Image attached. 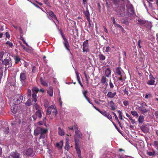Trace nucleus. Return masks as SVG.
<instances>
[{"instance_id":"nucleus-1","label":"nucleus","mask_w":158,"mask_h":158,"mask_svg":"<svg viewBox=\"0 0 158 158\" xmlns=\"http://www.w3.org/2000/svg\"><path fill=\"white\" fill-rule=\"evenodd\" d=\"M82 136L81 133H80L77 129L75 131V135H74V140L75 142V147L77 153L78 154L79 158H82L81 155V151L80 147L78 145L79 142V139L81 138Z\"/></svg>"},{"instance_id":"nucleus-2","label":"nucleus","mask_w":158,"mask_h":158,"mask_svg":"<svg viewBox=\"0 0 158 158\" xmlns=\"http://www.w3.org/2000/svg\"><path fill=\"white\" fill-rule=\"evenodd\" d=\"M47 114L49 115L52 113V115L55 117L57 114V110L56 109L55 105H52L49 106L46 109Z\"/></svg>"},{"instance_id":"nucleus-3","label":"nucleus","mask_w":158,"mask_h":158,"mask_svg":"<svg viewBox=\"0 0 158 158\" xmlns=\"http://www.w3.org/2000/svg\"><path fill=\"white\" fill-rule=\"evenodd\" d=\"M116 73L119 76L118 78V81L123 82L126 79L124 73L119 67H117L116 69Z\"/></svg>"},{"instance_id":"nucleus-4","label":"nucleus","mask_w":158,"mask_h":158,"mask_svg":"<svg viewBox=\"0 0 158 158\" xmlns=\"http://www.w3.org/2000/svg\"><path fill=\"white\" fill-rule=\"evenodd\" d=\"M23 99V97L19 95H16L15 96L14 99H13L12 103L14 105H17L20 103Z\"/></svg>"},{"instance_id":"nucleus-5","label":"nucleus","mask_w":158,"mask_h":158,"mask_svg":"<svg viewBox=\"0 0 158 158\" xmlns=\"http://www.w3.org/2000/svg\"><path fill=\"white\" fill-rule=\"evenodd\" d=\"M140 105L141 106L139 107L138 109L143 113H147L149 110L148 109H146L145 108V106H147L145 103H142Z\"/></svg>"},{"instance_id":"nucleus-6","label":"nucleus","mask_w":158,"mask_h":158,"mask_svg":"<svg viewBox=\"0 0 158 158\" xmlns=\"http://www.w3.org/2000/svg\"><path fill=\"white\" fill-rule=\"evenodd\" d=\"M47 15H48V17L50 19H52L53 21L56 24L55 22L54 21V20H56V21H58L57 19L56 18V16L54 15V13L52 11H49L48 12V14Z\"/></svg>"},{"instance_id":"nucleus-7","label":"nucleus","mask_w":158,"mask_h":158,"mask_svg":"<svg viewBox=\"0 0 158 158\" xmlns=\"http://www.w3.org/2000/svg\"><path fill=\"white\" fill-rule=\"evenodd\" d=\"M47 130L46 129L38 127L34 131V134L35 135H37L39 134H40L42 132H47Z\"/></svg>"},{"instance_id":"nucleus-8","label":"nucleus","mask_w":158,"mask_h":158,"mask_svg":"<svg viewBox=\"0 0 158 158\" xmlns=\"http://www.w3.org/2000/svg\"><path fill=\"white\" fill-rule=\"evenodd\" d=\"M83 52H88L89 51L88 44L86 41H84L83 43Z\"/></svg>"},{"instance_id":"nucleus-9","label":"nucleus","mask_w":158,"mask_h":158,"mask_svg":"<svg viewBox=\"0 0 158 158\" xmlns=\"http://www.w3.org/2000/svg\"><path fill=\"white\" fill-rule=\"evenodd\" d=\"M108 104L111 107V109L112 110H115L117 108L116 104L114 103L113 101H111L108 102Z\"/></svg>"},{"instance_id":"nucleus-10","label":"nucleus","mask_w":158,"mask_h":158,"mask_svg":"<svg viewBox=\"0 0 158 158\" xmlns=\"http://www.w3.org/2000/svg\"><path fill=\"white\" fill-rule=\"evenodd\" d=\"M20 81L22 82L24 81L26 79V73L24 72L21 73L20 75Z\"/></svg>"},{"instance_id":"nucleus-11","label":"nucleus","mask_w":158,"mask_h":158,"mask_svg":"<svg viewBox=\"0 0 158 158\" xmlns=\"http://www.w3.org/2000/svg\"><path fill=\"white\" fill-rule=\"evenodd\" d=\"M138 21L141 25H144L145 26L147 27H148L147 24L151 25V24L150 23H149L148 22H147L145 21H143L141 19H139L138 20Z\"/></svg>"},{"instance_id":"nucleus-12","label":"nucleus","mask_w":158,"mask_h":158,"mask_svg":"<svg viewBox=\"0 0 158 158\" xmlns=\"http://www.w3.org/2000/svg\"><path fill=\"white\" fill-rule=\"evenodd\" d=\"M10 156L12 158H19V154L16 152H12L10 153Z\"/></svg>"},{"instance_id":"nucleus-13","label":"nucleus","mask_w":158,"mask_h":158,"mask_svg":"<svg viewBox=\"0 0 158 158\" xmlns=\"http://www.w3.org/2000/svg\"><path fill=\"white\" fill-rule=\"evenodd\" d=\"M64 142L63 140H61L59 142L57 143L56 146L59 149H61L63 145Z\"/></svg>"},{"instance_id":"nucleus-14","label":"nucleus","mask_w":158,"mask_h":158,"mask_svg":"<svg viewBox=\"0 0 158 158\" xmlns=\"http://www.w3.org/2000/svg\"><path fill=\"white\" fill-rule=\"evenodd\" d=\"M3 62L6 66H8V67H10L12 65L11 63L10 62V60L8 59L4 60Z\"/></svg>"},{"instance_id":"nucleus-15","label":"nucleus","mask_w":158,"mask_h":158,"mask_svg":"<svg viewBox=\"0 0 158 158\" xmlns=\"http://www.w3.org/2000/svg\"><path fill=\"white\" fill-rule=\"evenodd\" d=\"M116 93L115 92L112 93L110 91L107 94V96L109 98H112L114 97Z\"/></svg>"},{"instance_id":"nucleus-16","label":"nucleus","mask_w":158,"mask_h":158,"mask_svg":"<svg viewBox=\"0 0 158 158\" xmlns=\"http://www.w3.org/2000/svg\"><path fill=\"white\" fill-rule=\"evenodd\" d=\"M58 134L60 136H63L64 135V132L63 129H61L60 127H59L58 130Z\"/></svg>"},{"instance_id":"nucleus-17","label":"nucleus","mask_w":158,"mask_h":158,"mask_svg":"<svg viewBox=\"0 0 158 158\" xmlns=\"http://www.w3.org/2000/svg\"><path fill=\"white\" fill-rule=\"evenodd\" d=\"M127 11L130 14H132L134 13V10L133 8V7L131 5H129V7L127 6Z\"/></svg>"},{"instance_id":"nucleus-18","label":"nucleus","mask_w":158,"mask_h":158,"mask_svg":"<svg viewBox=\"0 0 158 158\" xmlns=\"http://www.w3.org/2000/svg\"><path fill=\"white\" fill-rule=\"evenodd\" d=\"M53 88L50 87L47 90V93L50 97H52L53 96Z\"/></svg>"},{"instance_id":"nucleus-19","label":"nucleus","mask_w":158,"mask_h":158,"mask_svg":"<svg viewBox=\"0 0 158 158\" xmlns=\"http://www.w3.org/2000/svg\"><path fill=\"white\" fill-rule=\"evenodd\" d=\"M102 114L110 120H111L112 119V117L110 114L107 113L106 111L104 113H103Z\"/></svg>"},{"instance_id":"nucleus-20","label":"nucleus","mask_w":158,"mask_h":158,"mask_svg":"<svg viewBox=\"0 0 158 158\" xmlns=\"http://www.w3.org/2000/svg\"><path fill=\"white\" fill-rule=\"evenodd\" d=\"M125 10L123 8H122L121 10V11L119 12L118 14V16L123 17L125 15Z\"/></svg>"},{"instance_id":"nucleus-21","label":"nucleus","mask_w":158,"mask_h":158,"mask_svg":"<svg viewBox=\"0 0 158 158\" xmlns=\"http://www.w3.org/2000/svg\"><path fill=\"white\" fill-rule=\"evenodd\" d=\"M105 73L106 76L109 77L110 76L111 73V70L109 68H107L106 69L105 71Z\"/></svg>"},{"instance_id":"nucleus-22","label":"nucleus","mask_w":158,"mask_h":158,"mask_svg":"<svg viewBox=\"0 0 158 158\" xmlns=\"http://www.w3.org/2000/svg\"><path fill=\"white\" fill-rule=\"evenodd\" d=\"M33 150L32 149H27L26 151V154L28 156H31L32 155Z\"/></svg>"},{"instance_id":"nucleus-23","label":"nucleus","mask_w":158,"mask_h":158,"mask_svg":"<svg viewBox=\"0 0 158 158\" xmlns=\"http://www.w3.org/2000/svg\"><path fill=\"white\" fill-rule=\"evenodd\" d=\"M141 129L144 133H147L149 131V128L147 126H143L141 127Z\"/></svg>"},{"instance_id":"nucleus-24","label":"nucleus","mask_w":158,"mask_h":158,"mask_svg":"<svg viewBox=\"0 0 158 158\" xmlns=\"http://www.w3.org/2000/svg\"><path fill=\"white\" fill-rule=\"evenodd\" d=\"M64 44L66 48L70 52V50L69 48V43L66 39L64 40Z\"/></svg>"},{"instance_id":"nucleus-25","label":"nucleus","mask_w":158,"mask_h":158,"mask_svg":"<svg viewBox=\"0 0 158 158\" xmlns=\"http://www.w3.org/2000/svg\"><path fill=\"white\" fill-rule=\"evenodd\" d=\"M84 13L87 18V20L89 21V13L88 10L84 11Z\"/></svg>"},{"instance_id":"nucleus-26","label":"nucleus","mask_w":158,"mask_h":158,"mask_svg":"<svg viewBox=\"0 0 158 158\" xmlns=\"http://www.w3.org/2000/svg\"><path fill=\"white\" fill-rule=\"evenodd\" d=\"M70 147L69 146V142L68 140H66L65 143V148L67 150H69Z\"/></svg>"},{"instance_id":"nucleus-27","label":"nucleus","mask_w":158,"mask_h":158,"mask_svg":"<svg viewBox=\"0 0 158 158\" xmlns=\"http://www.w3.org/2000/svg\"><path fill=\"white\" fill-rule=\"evenodd\" d=\"M68 128L70 130H73V129H74L75 130V131L76 130V129H77V131H78L80 133H81L80 132V131L78 130V127H77V125H74V126H73V127H69Z\"/></svg>"},{"instance_id":"nucleus-28","label":"nucleus","mask_w":158,"mask_h":158,"mask_svg":"<svg viewBox=\"0 0 158 158\" xmlns=\"http://www.w3.org/2000/svg\"><path fill=\"white\" fill-rule=\"evenodd\" d=\"M24 50L27 52L31 53L32 52L33 49L31 47H30V48H25Z\"/></svg>"},{"instance_id":"nucleus-29","label":"nucleus","mask_w":158,"mask_h":158,"mask_svg":"<svg viewBox=\"0 0 158 158\" xmlns=\"http://www.w3.org/2000/svg\"><path fill=\"white\" fill-rule=\"evenodd\" d=\"M44 106L46 108V109L48 108L49 105V102L47 100H45L44 102Z\"/></svg>"},{"instance_id":"nucleus-30","label":"nucleus","mask_w":158,"mask_h":158,"mask_svg":"<svg viewBox=\"0 0 158 158\" xmlns=\"http://www.w3.org/2000/svg\"><path fill=\"white\" fill-rule=\"evenodd\" d=\"M35 115H36V117H38L40 118H41L42 117V115L40 111L38 110L35 113Z\"/></svg>"},{"instance_id":"nucleus-31","label":"nucleus","mask_w":158,"mask_h":158,"mask_svg":"<svg viewBox=\"0 0 158 158\" xmlns=\"http://www.w3.org/2000/svg\"><path fill=\"white\" fill-rule=\"evenodd\" d=\"M155 82V80L150 79L147 82V84L150 85H153Z\"/></svg>"},{"instance_id":"nucleus-32","label":"nucleus","mask_w":158,"mask_h":158,"mask_svg":"<svg viewBox=\"0 0 158 158\" xmlns=\"http://www.w3.org/2000/svg\"><path fill=\"white\" fill-rule=\"evenodd\" d=\"M46 132H42L40 134V139H44L46 136Z\"/></svg>"},{"instance_id":"nucleus-33","label":"nucleus","mask_w":158,"mask_h":158,"mask_svg":"<svg viewBox=\"0 0 158 158\" xmlns=\"http://www.w3.org/2000/svg\"><path fill=\"white\" fill-rule=\"evenodd\" d=\"M36 94L37 93H33V94H32V97L33 98V101L35 102H36L37 101Z\"/></svg>"},{"instance_id":"nucleus-34","label":"nucleus","mask_w":158,"mask_h":158,"mask_svg":"<svg viewBox=\"0 0 158 158\" xmlns=\"http://www.w3.org/2000/svg\"><path fill=\"white\" fill-rule=\"evenodd\" d=\"M107 79L104 76H102L101 79V82L102 84H105L106 81Z\"/></svg>"},{"instance_id":"nucleus-35","label":"nucleus","mask_w":158,"mask_h":158,"mask_svg":"<svg viewBox=\"0 0 158 158\" xmlns=\"http://www.w3.org/2000/svg\"><path fill=\"white\" fill-rule=\"evenodd\" d=\"M40 81L42 85H43L44 86H47V84L46 82L44 81L42 78H41L40 79Z\"/></svg>"},{"instance_id":"nucleus-36","label":"nucleus","mask_w":158,"mask_h":158,"mask_svg":"<svg viewBox=\"0 0 158 158\" xmlns=\"http://www.w3.org/2000/svg\"><path fill=\"white\" fill-rule=\"evenodd\" d=\"M139 123H142L144 121V117L143 116H140L138 119Z\"/></svg>"},{"instance_id":"nucleus-37","label":"nucleus","mask_w":158,"mask_h":158,"mask_svg":"<svg viewBox=\"0 0 158 158\" xmlns=\"http://www.w3.org/2000/svg\"><path fill=\"white\" fill-rule=\"evenodd\" d=\"M131 113L132 114V115L134 116H135L137 117L139 116V114L137 113L135 111L133 110V111H131Z\"/></svg>"},{"instance_id":"nucleus-38","label":"nucleus","mask_w":158,"mask_h":158,"mask_svg":"<svg viewBox=\"0 0 158 158\" xmlns=\"http://www.w3.org/2000/svg\"><path fill=\"white\" fill-rule=\"evenodd\" d=\"M32 90L33 93H37L39 89L37 87H34L32 89Z\"/></svg>"},{"instance_id":"nucleus-39","label":"nucleus","mask_w":158,"mask_h":158,"mask_svg":"<svg viewBox=\"0 0 158 158\" xmlns=\"http://www.w3.org/2000/svg\"><path fill=\"white\" fill-rule=\"evenodd\" d=\"M11 109L12 112L14 113H15L16 112L17 109L16 107L15 106H14L13 107L12 106H11Z\"/></svg>"},{"instance_id":"nucleus-40","label":"nucleus","mask_w":158,"mask_h":158,"mask_svg":"<svg viewBox=\"0 0 158 158\" xmlns=\"http://www.w3.org/2000/svg\"><path fill=\"white\" fill-rule=\"evenodd\" d=\"M99 57L100 60H103L105 59V57L102 54L99 55Z\"/></svg>"},{"instance_id":"nucleus-41","label":"nucleus","mask_w":158,"mask_h":158,"mask_svg":"<svg viewBox=\"0 0 158 158\" xmlns=\"http://www.w3.org/2000/svg\"><path fill=\"white\" fill-rule=\"evenodd\" d=\"M118 114H119V115H118L119 118L120 119H121L122 120H123V119L122 116V113L121 111L120 110H118Z\"/></svg>"},{"instance_id":"nucleus-42","label":"nucleus","mask_w":158,"mask_h":158,"mask_svg":"<svg viewBox=\"0 0 158 158\" xmlns=\"http://www.w3.org/2000/svg\"><path fill=\"white\" fill-rule=\"evenodd\" d=\"M14 59L15 61V63H17L20 61V59L18 57L15 56L14 57Z\"/></svg>"},{"instance_id":"nucleus-43","label":"nucleus","mask_w":158,"mask_h":158,"mask_svg":"<svg viewBox=\"0 0 158 158\" xmlns=\"http://www.w3.org/2000/svg\"><path fill=\"white\" fill-rule=\"evenodd\" d=\"M26 105L27 106H30L31 104V100L28 99L26 103Z\"/></svg>"},{"instance_id":"nucleus-44","label":"nucleus","mask_w":158,"mask_h":158,"mask_svg":"<svg viewBox=\"0 0 158 158\" xmlns=\"http://www.w3.org/2000/svg\"><path fill=\"white\" fill-rule=\"evenodd\" d=\"M152 97V95L150 94H146L145 95V98H149Z\"/></svg>"},{"instance_id":"nucleus-45","label":"nucleus","mask_w":158,"mask_h":158,"mask_svg":"<svg viewBox=\"0 0 158 158\" xmlns=\"http://www.w3.org/2000/svg\"><path fill=\"white\" fill-rule=\"evenodd\" d=\"M123 103L124 106H126L129 105V102L126 100H125L123 102Z\"/></svg>"},{"instance_id":"nucleus-46","label":"nucleus","mask_w":158,"mask_h":158,"mask_svg":"<svg viewBox=\"0 0 158 158\" xmlns=\"http://www.w3.org/2000/svg\"><path fill=\"white\" fill-rule=\"evenodd\" d=\"M6 44L8 45L10 47H12L13 45V44L9 41H7L6 43Z\"/></svg>"},{"instance_id":"nucleus-47","label":"nucleus","mask_w":158,"mask_h":158,"mask_svg":"<svg viewBox=\"0 0 158 158\" xmlns=\"http://www.w3.org/2000/svg\"><path fill=\"white\" fill-rule=\"evenodd\" d=\"M155 152H147V154L150 156H152L154 155L155 154Z\"/></svg>"},{"instance_id":"nucleus-48","label":"nucleus","mask_w":158,"mask_h":158,"mask_svg":"<svg viewBox=\"0 0 158 158\" xmlns=\"http://www.w3.org/2000/svg\"><path fill=\"white\" fill-rule=\"evenodd\" d=\"M46 119V118H44V122L40 121L38 123L40 125H43Z\"/></svg>"},{"instance_id":"nucleus-49","label":"nucleus","mask_w":158,"mask_h":158,"mask_svg":"<svg viewBox=\"0 0 158 158\" xmlns=\"http://www.w3.org/2000/svg\"><path fill=\"white\" fill-rule=\"evenodd\" d=\"M4 132L5 134H7L9 132V128L7 127L4 130Z\"/></svg>"},{"instance_id":"nucleus-50","label":"nucleus","mask_w":158,"mask_h":158,"mask_svg":"<svg viewBox=\"0 0 158 158\" xmlns=\"http://www.w3.org/2000/svg\"><path fill=\"white\" fill-rule=\"evenodd\" d=\"M112 113L113 114L114 116L115 120H116L118 122H119L118 118L117 115H116V114L114 112H112Z\"/></svg>"},{"instance_id":"nucleus-51","label":"nucleus","mask_w":158,"mask_h":158,"mask_svg":"<svg viewBox=\"0 0 158 158\" xmlns=\"http://www.w3.org/2000/svg\"><path fill=\"white\" fill-rule=\"evenodd\" d=\"M109 85L110 88H112L114 87V85L111 82V80L110 81Z\"/></svg>"},{"instance_id":"nucleus-52","label":"nucleus","mask_w":158,"mask_h":158,"mask_svg":"<svg viewBox=\"0 0 158 158\" xmlns=\"http://www.w3.org/2000/svg\"><path fill=\"white\" fill-rule=\"evenodd\" d=\"M111 50L109 46L106 47V49L105 51L106 52H110Z\"/></svg>"},{"instance_id":"nucleus-53","label":"nucleus","mask_w":158,"mask_h":158,"mask_svg":"<svg viewBox=\"0 0 158 158\" xmlns=\"http://www.w3.org/2000/svg\"><path fill=\"white\" fill-rule=\"evenodd\" d=\"M87 93V91H85L83 92V94L85 97V98H87L88 97L86 96V94Z\"/></svg>"},{"instance_id":"nucleus-54","label":"nucleus","mask_w":158,"mask_h":158,"mask_svg":"<svg viewBox=\"0 0 158 158\" xmlns=\"http://www.w3.org/2000/svg\"><path fill=\"white\" fill-rule=\"evenodd\" d=\"M21 40H22V41L23 42V43L24 44H25L27 46H28V47L29 46L28 44L26 42V41L25 40H24V38H21Z\"/></svg>"},{"instance_id":"nucleus-55","label":"nucleus","mask_w":158,"mask_h":158,"mask_svg":"<svg viewBox=\"0 0 158 158\" xmlns=\"http://www.w3.org/2000/svg\"><path fill=\"white\" fill-rule=\"evenodd\" d=\"M76 76H77V80H80V78L79 77V73H78V72H76Z\"/></svg>"},{"instance_id":"nucleus-56","label":"nucleus","mask_w":158,"mask_h":158,"mask_svg":"<svg viewBox=\"0 0 158 158\" xmlns=\"http://www.w3.org/2000/svg\"><path fill=\"white\" fill-rule=\"evenodd\" d=\"M111 19L113 23L115 25L116 23H115V20L114 18V17H112Z\"/></svg>"},{"instance_id":"nucleus-57","label":"nucleus","mask_w":158,"mask_h":158,"mask_svg":"<svg viewBox=\"0 0 158 158\" xmlns=\"http://www.w3.org/2000/svg\"><path fill=\"white\" fill-rule=\"evenodd\" d=\"M124 94L127 95H128L129 93L128 92V90L126 89H125L124 91Z\"/></svg>"},{"instance_id":"nucleus-58","label":"nucleus","mask_w":158,"mask_h":158,"mask_svg":"<svg viewBox=\"0 0 158 158\" xmlns=\"http://www.w3.org/2000/svg\"><path fill=\"white\" fill-rule=\"evenodd\" d=\"M114 25L116 27H119L121 29H123V27H122L118 24H116Z\"/></svg>"},{"instance_id":"nucleus-59","label":"nucleus","mask_w":158,"mask_h":158,"mask_svg":"<svg viewBox=\"0 0 158 158\" xmlns=\"http://www.w3.org/2000/svg\"><path fill=\"white\" fill-rule=\"evenodd\" d=\"M28 95L30 96L31 95V91L30 89H28L27 90Z\"/></svg>"},{"instance_id":"nucleus-60","label":"nucleus","mask_w":158,"mask_h":158,"mask_svg":"<svg viewBox=\"0 0 158 158\" xmlns=\"http://www.w3.org/2000/svg\"><path fill=\"white\" fill-rule=\"evenodd\" d=\"M44 2L47 5H48L49 4V2L48 0H44Z\"/></svg>"},{"instance_id":"nucleus-61","label":"nucleus","mask_w":158,"mask_h":158,"mask_svg":"<svg viewBox=\"0 0 158 158\" xmlns=\"http://www.w3.org/2000/svg\"><path fill=\"white\" fill-rule=\"evenodd\" d=\"M4 53L3 52H0V58H2L3 56Z\"/></svg>"},{"instance_id":"nucleus-62","label":"nucleus","mask_w":158,"mask_h":158,"mask_svg":"<svg viewBox=\"0 0 158 158\" xmlns=\"http://www.w3.org/2000/svg\"><path fill=\"white\" fill-rule=\"evenodd\" d=\"M5 35L6 38H9L10 37V35L8 32H7L5 33Z\"/></svg>"},{"instance_id":"nucleus-63","label":"nucleus","mask_w":158,"mask_h":158,"mask_svg":"<svg viewBox=\"0 0 158 158\" xmlns=\"http://www.w3.org/2000/svg\"><path fill=\"white\" fill-rule=\"evenodd\" d=\"M118 158H126L125 156H123L122 155H119L118 156Z\"/></svg>"},{"instance_id":"nucleus-64","label":"nucleus","mask_w":158,"mask_h":158,"mask_svg":"<svg viewBox=\"0 0 158 158\" xmlns=\"http://www.w3.org/2000/svg\"><path fill=\"white\" fill-rule=\"evenodd\" d=\"M155 115L156 117L157 118H158V111H156L155 112Z\"/></svg>"}]
</instances>
